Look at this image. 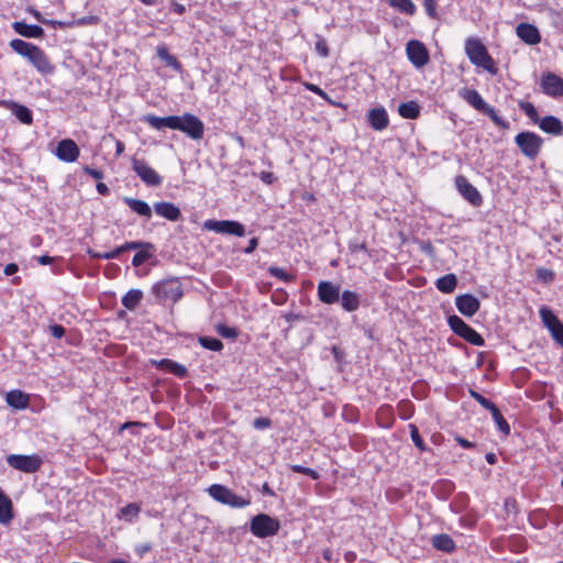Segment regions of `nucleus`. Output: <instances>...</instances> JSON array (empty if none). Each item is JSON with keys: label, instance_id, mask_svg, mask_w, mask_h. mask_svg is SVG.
<instances>
[{"label": "nucleus", "instance_id": "obj_13", "mask_svg": "<svg viewBox=\"0 0 563 563\" xmlns=\"http://www.w3.org/2000/svg\"><path fill=\"white\" fill-rule=\"evenodd\" d=\"M455 187L459 194L474 207H479L483 203V197L475 186L468 179L459 175L455 177Z\"/></svg>", "mask_w": 563, "mask_h": 563}, {"label": "nucleus", "instance_id": "obj_3", "mask_svg": "<svg viewBox=\"0 0 563 563\" xmlns=\"http://www.w3.org/2000/svg\"><path fill=\"white\" fill-rule=\"evenodd\" d=\"M207 492L212 499L231 508H245L251 505L249 497L239 496L222 484H212Z\"/></svg>", "mask_w": 563, "mask_h": 563}, {"label": "nucleus", "instance_id": "obj_36", "mask_svg": "<svg viewBox=\"0 0 563 563\" xmlns=\"http://www.w3.org/2000/svg\"><path fill=\"white\" fill-rule=\"evenodd\" d=\"M457 279L454 274H446L437 279L435 286L443 294H451L456 288Z\"/></svg>", "mask_w": 563, "mask_h": 563}, {"label": "nucleus", "instance_id": "obj_28", "mask_svg": "<svg viewBox=\"0 0 563 563\" xmlns=\"http://www.w3.org/2000/svg\"><path fill=\"white\" fill-rule=\"evenodd\" d=\"M539 128L549 134L560 135L563 133V123L554 115H545L538 122Z\"/></svg>", "mask_w": 563, "mask_h": 563}, {"label": "nucleus", "instance_id": "obj_9", "mask_svg": "<svg viewBox=\"0 0 563 563\" xmlns=\"http://www.w3.org/2000/svg\"><path fill=\"white\" fill-rule=\"evenodd\" d=\"M7 463L16 471L36 473L43 464V459L38 454H11L7 457Z\"/></svg>", "mask_w": 563, "mask_h": 563}, {"label": "nucleus", "instance_id": "obj_39", "mask_svg": "<svg viewBox=\"0 0 563 563\" xmlns=\"http://www.w3.org/2000/svg\"><path fill=\"white\" fill-rule=\"evenodd\" d=\"M141 511V507L139 504L131 503L120 509L119 518H124L128 521H133V519L139 517Z\"/></svg>", "mask_w": 563, "mask_h": 563}, {"label": "nucleus", "instance_id": "obj_33", "mask_svg": "<svg viewBox=\"0 0 563 563\" xmlns=\"http://www.w3.org/2000/svg\"><path fill=\"white\" fill-rule=\"evenodd\" d=\"M13 519L12 501L0 489V522L9 523Z\"/></svg>", "mask_w": 563, "mask_h": 563}, {"label": "nucleus", "instance_id": "obj_63", "mask_svg": "<svg viewBox=\"0 0 563 563\" xmlns=\"http://www.w3.org/2000/svg\"><path fill=\"white\" fill-rule=\"evenodd\" d=\"M257 245H258V239L252 238L249 241V245L244 249V253H246V254L253 253L256 250Z\"/></svg>", "mask_w": 563, "mask_h": 563}, {"label": "nucleus", "instance_id": "obj_1", "mask_svg": "<svg viewBox=\"0 0 563 563\" xmlns=\"http://www.w3.org/2000/svg\"><path fill=\"white\" fill-rule=\"evenodd\" d=\"M465 53L474 66L483 68L493 76L498 74L496 62L489 55L486 46L482 43L481 40L468 37L465 41Z\"/></svg>", "mask_w": 563, "mask_h": 563}, {"label": "nucleus", "instance_id": "obj_60", "mask_svg": "<svg viewBox=\"0 0 563 563\" xmlns=\"http://www.w3.org/2000/svg\"><path fill=\"white\" fill-rule=\"evenodd\" d=\"M65 328L60 324H54L51 327V333L57 338V339H60L65 335Z\"/></svg>", "mask_w": 563, "mask_h": 563}, {"label": "nucleus", "instance_id": "obj_37", "mask_svg": "<svg viewBox=\"0 0 563 563\" xmlns=\"http://www.w3.org/2000/svg\"><path fill=\"white\" fill-rule=\"evenodd\" d=\"M143 299V292L140 289H130L123 297H122V305L128 310H134L140 302Z\"/></svg>", "mask_w": 563, "mask_h": 563}, {"label": "nucleus", "instance_id": "obj_48", "mask_svg": "<svg viewBox=\"0 0 563 563\" xmlns=\"http://www.w3.org/2000/svg\"><path fill=\"white\" fill-rule=\"evenodd\" d=\"M410 429V437L415 445L419 449L420 452L427 451V446L424 444V441L422 437L420 435V432L416 424H409Z\"/></svg>", "mask_w": 563, "mask_h": 563}, {"label": "nucleus", "instance_id": "obj_6", "mask_svg": "<svg viewBox=\"0 0 563 563\" xmlns=\"http://www.w3.org/2000/svg\"><path fill=\"white\" fill-rule=\"evenodd\" d=\"M448 323L457 336L462 338L470 344L475 346H483L485 344L484 338L459 316H450L448 318Z\"/></svg>", "mask_w": 563, "mask_h": 563}, {"label": "nucleus", "instance_id": "obj_30", "mask_svg": "<svg viewBox=\"0 0 563 563\" xmlns=\"http://www.w3.org/2000/svg\"><path fill=\"white\" fill-rule=\"evenodd\" d=\"M175 120L176 115L157 117L154 114H147L143 118V121L155 130H161L163 128L174 130Z\"/></svg>", "mask_w": 563, "mask_h": 563}, {"label": "nucleus", "instance_id": "obj_31", "mask_svg": "<svg viewBox=\"0 0 563 563\" xmlns=\"http://www.w3.org/2000/svg\"><path fill=\"white\" fill-rule=\"evenodd\" d=\"M360 295L352 290H344L341 295V306L347 312L356 311L360 308Z\"/></svg>", "mask_w": 563, "mask_h": 563}, {"label": "nucleus", "instance_id": "obj_61", "mask_svg": "<svg viewBox=\"0 0 563 563\" xmlns=\"http://www.w3.org/2000/svg\"><path fill=\"white\" fill-rule=\"evenodd\" d=\"M454 440L464 449H473L475 444L461 435H455Z\"/></svg>", "mask_w": 563, "mask_h": 563}, {"label": "nucleus", "instance_id": "obj_57", "mask_svg": "<svg viewBox=\"0 0 563 563\" xmlns=\"http://www.w3.org/2000/svg\"><path fill=\"white\" fill-rule=\"evenodd\" d=\"M84 173L91 176L93 179L100 180L103 178V173L99 169L91 168L89 166L84 167Z\"/></svg>", "mask_w": 563, "mask_h": 563}, {"label": "nucleus", "instance_id": "obj_2", "mask_svg": "<svg viewBox=\"0 0 563 563\" xmlns=\"http://www.w3.org/2000/svg\"><path fill=\"white\" fill-rule=\"evenodd\" d=\"M460 97L465 100L475 110L487 115L492 122L503 130L509 129V122L503 119L497 111L489 106L476 89L463 88L460 90Z\"/></svg>", "mask_w": 563, "mask_h": 563}, {"label": "nucleus", "instance_id": "obj_5", "mask_svg": "<svg viewBox=\"0 0 563 563\" xmlns=\"http://www.w3.org/2000/svg\"><path fill=\"white\" fill-rule=\"evenodd\" d=\"M174 130H178L192 140H200L203 136L205 125L202 121L192 113L176 115Z\"/></svg>", "mask_w": 563, "mask_h": 563}, {"label": "nucleus", "instance_id": "obj_47", "mask_svg": "<svg viewBox=\"0 0 563 563\" xmlns=\"http://www.w3.org/2000/svg\"><path fill=\"white\" fill-rule=\"evenodd\" d=\"M217 332L225 339H236L239 336V330L234 327H229L223 323H219L216 327Z\"/></svg>", "mask_w": 563, "mask_h": 563}, {"label": "nucleus", "instance_id": "obj_23", "mask_svg": "<svg viewBox=\"0 0 563 563\" xmlns=\"http://www.w3.org/2000/svg\"><path fill=\"white\" fill-rule=\"evenodd\" d=\"M1 104L9 109L21 123L26 125H31L33 123V114L27 107L11 100L2 101Z\"/></svg>", "mask_w": 563, "mask_h": 563}, {"label": "nucleus", "instance_id": "obj_35", "mask_svg": "<svg viewBox=\"0 0 563 563\" xmlns=\"http://www.w3.org/2000/svg\"><path fill=\"white\" fill-rule=\"evenodd\" d=\"M10 47L19 55L29 59L37 46L33 43H29L20 38H14L10 42Z\"/></svg>", "mask_w": 563, "mask_h": 563}, {"label": "nucleus", "instance_id": "obj_12", "mask_svg": "<svg viewBox=\"0 0 563 563\" xmlns=\"http://www.w3.org/2000/svg\"><path fill=\"white\" fill-rule=\"evenodd\" d=\"M203 228L209 231L217 233L230 234L235 236H243L245 234V228L238 221L233 220H207L203 223Z\"/></svg>", "mask_w": 563, "mask_h": 563}, {"label": "nucleus", "instance_id": "obj_52", "mask_svg": "<svg viewBox=\"0 0 563 563\" xmlns=\"http://www.w3.org/2000/svg\"><path fill=\"white\" fill-rule=\"evenodd\" d=\"M423 8L427 15L431 19H438V2L437 0H423Z\"/></svg>", "mask_w": 563, "mask_h": 563}, {"label": "nucleus", "instance_id": "obj_7", "mask_svg": "<svg viewBox=\"0 0 563 563\" xmlns=\"http://www.w3.org/2000/svg\"><path fill=\"white\" fill-rule=\"evenodd\" d=\"M515 143L526 157L534 159L542 148L543 140L537 133L527 131L518 133Z\"/></svg>", "mask_w": 563, "mask_h": 563}, {"label": "nucleus", "instance_id": "obj_51", "mask_svg": "<svg viewBox=\"0 0 563 563\" xmlns=\"http://www.w3.org/2000/svg\"><path fill=\"white\" fill-rule=\"evenodd\" d=\"M553 340L563 346V323L559 321L556 324L549 329Z\"/></svg>", "mask_w": 563, "mask_h": 563}, {"label": "nucleus", "instance_id": "obj_26", "mask_svg": "<svg viewBox=\"0 0 563 563\" xmlns=\"http://www.w3.org/2000/svg\"><path fill=\"white\" fill-rule=\"evenodd\" d=\"M13 30L27 38H38L44 34V30L36 24H27L23 21H16L12 24Z\"/></svg>", "mask_w": 563, "mask_h": 563}, {"label": "nucleus", "instance_id": "obj_56", "mask_svg": "<svg viewBox=\"0 0 563 563\" xmlns=\"http://www.w3.org/2000/svg\"><path fill=\"white\" fill-rule=\"evenodd\" d=\"M349 249L352 253H358V252H368L367 245L365 242H353L349 244Z\"/></svg>", "mask_w": 563, "mask_h": 563}, {"label": "nucleus", "instance_id": "obj_29", "mask_svg": "<svg viewBox=\"0 0 563 563\" xmlns=\"http://www.w3.org/2000/svg\"><path fill=\"white\" fill-rule=\"evenodd\" d=\"M123 202L140 217H143L146 220L152 218V208L146 201L131 197H124Z\"/></svg>", "mask_w": 563, "mask_h": 563}, {"label": "nucleus", "instance_id": "obj_40", "mask_svg": "<svg viewBox=\"0 0 563 563\" xmlns=\"http://www.w3.org/2000/svg\"><path fill=\"white\" fill-rule=\"evenodd\" d=\"M303 87L316 93L317 96H319L320 98H322L324 101H327L329 104L331 106H334V107H343L340 102H335L333 101L330 96L322 89L320 88L319 86L314 85V84H311V82H302Z\"/></svg>", "mask_w": 563, "mask_h": 563}, {"label": "nucleus", "instance_id": "obj_24", "mask_svg": "<svg viewBox=\"0 0 563 563\" xmlns=\"http://www.w3.org/2000/svg\"><path fill=\"white\" fill-rule=\"evenodd\" d=\"M154 210L156 214L169 220L178 221L181 218L180 209L168 201H158L154 203Z\"/></svg>", "mask_w": 563, "mask_h": 563}, {"label": "nucleus", "instance_id": "obj_20", "mask_svg": "<svg viewBox=\"0 0 563 563\" xmlns=\"http://www.w3.org/2000/svg\"><path fill=\"white\" fill-rule=\"evenodd\" d=\"M517 36L528 45H537L541 42L538 27L530 23H520L516 27Z\"/></svg>", "mask_w": 563, "mask_h": 563}, {"label": "nucleus", "instance_id": "obj_4", "mask_svg": "<svg viewBox=\"0 0 563 563\" xmlns=\"http://www.w3.org/2000/svg\"><path fill=\"white\" fill-rule=\"evenodd\" d=\"M279 529V520L266 514H258L250 521L251 533L260 539L274 537L278 533Z\"/></svg>", "mask_w": 563, "mask_h": 563}, {"label": "nucleus", "instance_id": "obj_18", "mask_svg": "<svg viewBox=\"0 0 563 563\" xmlns=\"http://www.w3.org/2000/svg\"><path fill=\"white\" fill-rule=\"evenodd\" d=\"M455 306L463 316L473 317L479 310L481 302L475 296L464 294L455 298Z\"/></svg>", "mask_w": 563, "mask_h": 563}, {"label": "nucleus", "instance_id": "obj_38", "mask_svg": "<svg viewBox=\"0 0 563 563\" xmlns=\"http://www.w3.org/2000/svg\"><path fill=\"white\" fill-rule=\"evenodd\" d=\"M388 4L407 15H413L417 11V7L412 0H388Z\"/></svg>", "mask_w": 563, "mask_h": 563}, {"label": "nucleus", "instance_id": "obj_59", "mask_svg": "<svg viewBox=\"0 0 563 563\" xmlns=\"http://www.w3.org/2000/svg\"><path fill=\"white\" fill-rule=\"evenodd\" d=\"M260 179L266 185H272L276 177L272 172H261Z\"/></svg>", "mask_w": 563, "mask_h": 563}, {"label": "nucleus", "instance_id": "obj_64", "mask_svg": "<svg viewBox=\"0 0 563 563\" xmlns=\"http://www.w3.org/2000/svg\"><path fill=\"white\" fill-rule=\"evenodd\" d=\"M286 298V292L284 290L276 291L273 295V301L277 305H283Z\"/></svg>", "mask_w": 563, "mask_h": 563}, {"label": "nucleus", "instance_id": "obj_58", "mask_svg": "<svg viewBox=\"0 0 563 563\" xmlns=\"http://www.w3.org/2000/svg\"><path fill=\"white\" fill-rule=\"evenodd\" d=\"M137 556L142 558L145 553L152 551V544L151 543H143L139 544L134 549Z\"/></svg>", "mask_w": 563, "mask_h": 563}, {"label": "nucleus", "instance_id": "obj_25", "mask_svg": "<svg viewBox=\"0 0 563 563\" xmlns=\"http://www.w3.org/2000/svg\"><path fill=\"white\" fill-rule=\"evenodd\" d=\"M5 401L13 409L24 410L30 406V396L20 389H13L7 393Z\"/></svg>", "mask_w": 563, "mask_h": 563}, {"label": "nucleus", "instance_id": "obj_11", "mask_svg": "<svg viewBox=\"0 0 563 563\" xmlns=\"http://www.w3.org/2000/svg\"><path fill=\"white\" fill-rule=\"evenodd\" d=\"M406 54L416 68H422L430 62L429 51L419 40H410L406 44Z\"/></svg>", "mask_w": 563, "mask_h": 563}, {"label": "nucleus", "instance_id": "obj_10", "mask_svg": "<svg viewBox=\"0 0 563 563\" xmlns=\"http://www.w3.org/2000/svg\"><path fill=\"white\" fill-rule=\"evenodd\" d=\"M132 169L141 180L151 187H157L162 184L161 175L144 159L132 157Z\"/></svg>", "mask_w": 563, "mask_h": 563}, {"label": "nucleus", "instance_id": "obj_43", "mask_svg": "<svg viewBox=\"0 0 563 563\" xmlns=\"http://www.w3.org/2000/svg\"><path fill=\"white\" fill-rule=\"evenodd\" d=\"M490 413L500 432H503L505 435H508L510 433V426L501 415L499 408H494Z\"/></svg>", "mask_w": 563, "mask_h": 563}, {"label": "nucleus", "instance_id": "obj_50", "mask_svg": "<svg viewBox=\"0 0 563 563\" xmlns=\"http://www.w3.org/2000/svg\"><path fill=\"white\" fill-rule=\"evenodd\" d=\"M290 468L292 472L307 475L312 479H318L320 477V474L316 470L299 464L291 465Z\"/></svg>", "mask_w": 563, "mask_h": 563}, {"label": "nucleus", "instance_id": "obj_62", "mask_svg": "<svg viewBox=\"0 0 563 563\" xmlns=\"http://www.w3.org/2000/svg\"><path fill=\"white\" fill-rule=\"evenodd\" d=\"M19 271V266L15 263H9L4 266L3 273L5 276H12Z\"/></svg>", "mask_w": 563, "mask_h": 563}, {"label": "nucleus", "instance_id": "obj_22", "mask_svg": "<svg viewBox=\"0 0 563 563\" xmlns=\"http://www.w3.org/2000/svg\"><path fill=\"white\" fill-rule=\"evenodd\" d=\"M29 60L41 74L51 75L55 70L54 65H52L45 52L38 46L30 56Z\"/></svg>", "mask_w": 563, "mask_h": 563}, {"label": "nucleus", "instance_id": "obj_19", "mask_svg": "<svg viewBox=\"0 0 563 563\" xmlns=\"http://www.w3.org/2000/svg\"><path fill=\"white\" fill-rule=\"evenodd\" d=\"M150 364L158 369L168 372L178 378H185L188 375L186 366L170 358L150 360Z\"/></svg>", "mask_w": 563, "mask_h": 563}, {"label": "nucleus", "instance_id": "obj_15", "mask_svg": "<svg viewBox=\"0 0 563 563\" xmlns=\"http://www.w3.org/2000/svg\"><path fill=\"white\" fill-rule=\"evenodd\" d=\"M540 86L542 92L552 98L563 96V78L551 71H544L541 75Z\"/></svg>", "mask_w": 563, "mask_h": 563}, {"label": "nucleus", "instance_id": "obj_44", "mask_svg": "<svg viewBox=\"0 0 563 563\" xmlns=\"http://www.w3.org/2000/svg\"><path fill=\"white\" fill-rule=\"evenodd\" d=\"M519 108L525 112V114L531 120L532 123L538 124L541 118L533 103L528 101H520Z\"/></svg>", "mask_w": 563, "mask_h": 563}, {"label": "nucleus", "instance_id": "obj_34", "mask_svg": "<svg viewBox=\"0 0 563 563\" xmlns=\"http://www.w3.org/2000/svg\"><path fill=\"white\" fill-rule=\"evenodd\" d=\"M398 113L404 119L416 120L420 115V106L413 100L402 102L398 107Z\"/></svg>", "mask_w": 563, "mask_h": 563}, {"label": "nucleus", "instance_id": "obj_55", "mask_svg": "<svg viewBox=\"0 0 563 563\" xmlns=\"http://www.w3.org/2000/svg\"><path fill=\"white\" fill-rule=\"evenodd\" d=\"M272 426V420L267 417H258L253 421V427L257 430H264Z\"/></svg>", "mask_w": 563, "mask_h": 563}, {"label": "nucleus", "instance_id": "obj_42", "mask_svg": "<svg viewBox=\"0 0 563 563\" xmlns=\"http://www.w3.org/2000/svg\"><path fill=\"white\" fill-rule=\"evenodd\" d=\"M267 272L271 276L276 277L284 283H292L296 280L295 275L287 273L284 268L278 266H269Z\"/></svg>", "mask_w": 563, "mask_h": 563}, {"label": "nucleus", "instance_id": "obj_16", "mask_svg": "<svg viewBox=\"0 0 563 563\" xmlns=\"http://www.w3.org/2000/svg\"><path fill=\"white\" fill-rule=\"evenodd\" d=\"M55 155L62 162L74 163L80 155V148L74 140L64 139L57 143Z\"/></svg>", "mask_w": 563, "mask_h": 563}, {"label": "nucleus", "instance_id": "obj_45", "mask_svg": "<svg viewBox=\"0 0 563 563\" xmlns=\"http://www.w3.org/2000/svg\"><path fill=\"white\" fill-rule=\"evenodd\" d=\"M539 313L542 322L548 329H550L560 321L559 318L553 313V311L547 307H542Z\"/></svg>", "mask_w": 563, "mask_h": 563}, {"label": "nucleus", "instance_id": "obj_54", "mask_svg": "<svg viewBox=\"0 0 563 563\" xmlns=\"http://www.w3.org/2000/svg\"><path fill=\"white\" fill-rule=\"evenodd\" d=\"M316 51L321 57H328L330 49L324 38H320L316 42Z\"/></svg>", "mask_w": 563, "mask_h": 563}, {"label": "nucleus", "instance_id": "obj_53", "mask_svg": "<svg viewBox=\"0 0 563 563\" xmlns=\"http://www.w3.org/2000/svg\"><path fill=\"white\" fill-rule=\"evenodd\" d=\"M151 257V253L147 251H139L134 254L132 258V265L135 267L141 266L143 263H145Z\"/></svg>", "mask_w": 563, "mask_h": 563}, {"label": "nucleus", "instance_id": "obj_14", "mask_svg": "<svg viewBox=\"0 0 563 563\" xmlns=\"http://www.w3.org/2000/svg\"><path fill=\"white\" fill-rule=\"evenodd\" d=\"M142 247H152L151 243L142 242V241H131L125 242L124 244L115 247L113 251L110 252H97L93 250H89L88 254L93 260H112L119 257L123 252L130 251V250H139Z\"/></svg>", "mask_w": 563, "mask_h": 563}, {"label": "nucleus", "instance_id": "obj_41", "mask_svg": "<svg viewBox=\"0 0 563 563\" xmlns=\"http://www.w3.org/2000/svg\"><path fill=\"white\" fill-rule=\"evenodd\" d=\"M199 344L210 351L220 352L223 349L221 340L212 336H200L198 340Z\"/></svg>", "mask_w": 563, "mask_h": 563}, {"label": "nucleus", "instance_id": "obj_8", "mask_svg": "<svg viewBox=\"0 0 563 563\" xmlns=\"http://www.w3.org/2000/svg\"><path fill=\"white\" fill-rule=\"evenodd\" d=\"M153 294L159 300L176 302L183 297L184 291L180 282L177 278H170L155 284Z\"/></svg>", "mask_w": 563, "mask_h": 563}, {"label": "nucleus", "instance_id": "obj_21", "mask_svg": "<svg viewBox=\"0 0 563 563\" xmlns=\"http://www.w3.org/2000/svg\"><path fill=\"white\" fill-rule=\"evenodd\" d=\"M367 122L375 131H383L389 125V117L384 107L371 109L367 113Z\"/></svg>", "mask_w": 563, "mask_h": 563}, {"label": "nucleus", "instance_id": "obj_27", "mask_svg": "<svg viewBox=\"0 0 563 563\" xmlns=\"http://www.w3.org/2000/svg\"><path fill=\"white\" fill-rule=\"evenodd\" d=\"M432 547L444 553H453L456 550L455 541L446 533L434 534L431 538Z\"/></svg>", "mask_w": 563, "mask_h": 563}, {"label": "nucleus", "instance_id": "obj_49", "mask_svg": "<svg viewBox=\"0 0 563 563\" xmlns=\"http://www.w3.org/2000/svg\"><path fill=\"white\" fill-rule=\"evenodd\" d=\"M537 278L541 280L544 284H551L554 280V272L545 268V267H539L536 271Z\"/></svg>", "mask_w": 563, "mask_h": 563}, {"label": "nucleus", "instance_id": "obj_32", "mask_svg": "<svg viewBox=\"0 0 563 563\" xmlns=\"http://www.w3.org/2000/svg\"><path fill=\"white\" fill-rule=\"evenodd\" d=\"M157 56L163 59L167 66L172 67L176 71H180L183 68L181 63L177 59V57L169 53L166 45H159L156 48Z\"/></svg>", "mask_w": 563, "mask_h": 563}, {"label": "nucleus", "instance_id": "obj_17", "mask_svg": "<svg viewBox=\"0 0 563 563\" xmlns=\"http://www.w3.org/2000/svg\"><path fill=\"white\" fill-rule=\"evenodd\" d=\"M318 298L325 305H333L340 299V286L328 280L318 284Z\"/></svg>", "mask_w": 563, "mask_h": 563}, {"label": "nucleus", "instance_id": "obj_46", "mask_svg": "<svg viewBox=\"0 0 563 563\" xmlns=\"http://www.w3.org/2000/svg\"><path fill=\"white\" fill-rule=\"evenodd\" d=\"M468 394L475 401H477L486 410L493 411L494 408L497 407L494 402H492L489 399H487L486 397H484L482 394L474 389H470Z\"/></svg>", "mask_w": 563, "mask_h": 563}]
</instances>
